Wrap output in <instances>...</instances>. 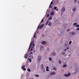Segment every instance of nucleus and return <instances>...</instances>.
<instances>
[{"instance_id":"18","label":"nucleus","mask_w":79,"mask_h":79,"mask_svg":"<svg viewBox=\"0 0 79 79\" xmlns=\"http://www.w3.org/2000/svg\"><path fill=\"white\" fill-rule=\"evenodd\" d=\"M34 49V47H31V49L30 50V51H32V50H33Z\"/></svg>"},{"instance_id":"41","label":"nucleus","mask_w":79,"mask_h":79,"mask_svg":"<svg viewBox=\"0 0 79 79\" xmlns=\"http://www.w3.org/2000/svg\"><path fill=\"white\" fill-rule=\"evenodd\" d=\"M46 70L47 71H49V70L48 69H46Z\"/></svg>"},{"instance_id":"8","label":"nucleus","mask_w":79,"mask_h":79,"mask_svg":"<svg viewBox=\"0 0 79 79\" xmlns=\"http://www.w3.org/2000/svg\"><path fill=\"white\" fill-rule=\"evenodd\" d=\"M27 53H26L25 54L24 56V57L26 58V59L27 58Z\"/></svg>"},{"instance_id":"15","label":"nucleus","mask_w":79,"mask_h":79,"mask_svg":"<svg viewBox=\"0 0 79 79\" xmlns=\"http://www.w3.org/2000/svg\"><path fill=\"white\" fill-rule=\"evenodd\" d=\"M48 26H52V22H50L48 24Z\"/></svg>"},{"instance_id":"2","label":"nucleus","mask_w":79,"mask_h":79,"mask_svg":"<svg viewBox=\"0 0 79 79\" xmlns=\"http://www.w3.org/2000/svg\"><path fill=\"white\" fill-rule=\"evenodd\" d=\"M40 26V24L38 26V27L37 28L38 29H42V27H43L44 26V24H42Z\"/></svg>"},{"instance_id":"32","label":"nucleus","mask_w":79,"mask_h":79,"mask_svg":"<svg viewBox=\"0 0 79 79\" xmlns=\"http://www.w3.org/2000/svg\"><path fill=\"white\" fill-rule=\"evenodd\" d=\"M43 21H44V19H43L41 21V23H43Z\"/></svg>"},{"instance_id":"46","label":"nucleus","mask_w":79,"mask_h":79,"mask_svg":"<svg viewBox=\"0 0 79 79\" xmlns=\"http://www.w3.org/2000/svg\"><path fill=\"white\" fill-rule=\"evenodd\" d=\"M69 31V29H68L67 31Z\"/></svg>"},{"instance_id":"37","label":"nucleus","mask_w":79,"mask_h":79,"mask_svg":"<svg viewBox=\"0 0 79 79\" xmlns=\"http://www.w3.org/2000/svg\"><path fill=\"white\" fill-rule=\"evenodd\" d=\"M33 52H34V53H35V50H33Z\"/></svg>"},{"instance_id":"27","label":"nucleus","mask_w":79,"mask_h":79,"mask_svg":"<svg viewBox=\"0 0 79 79\" xmlns=\"http://www.w3.org/2000/svg\"><path fill=\"white\" fill-rule=\"evenodd\" d=\"M57 9V7H54V10H56Z\"/></svg>"},{"instance_id":"14","label":"nucleus","mask_w":79,"mask_h":79,"mask_svg":"<svg viewBox=\"0 0 79 79\" xmlns=\"http://www.w3.org/2000/svg\"><path fill=\"white\" fill-rule=\"evenodd\" d=\"M56 74V73L55 72H53L51 73V75H54V74Z\"/></svg>"},{"instance_id":"39","label":"nucleus","mask_w":79,"mask_h":79,"mask_svg":"<svg viewBox=\"0 0 79 79\" xmlns=\"http://www.w3.org/2000/svg\"><path fill=\"white\" fill-rule=\"evenodd\" d=\"M59 64H61V60H60V61H59Z\"/></svg>"},{"instance_id":"29","label":"nucleus","mask_w":79,"mask_h":79,"mask_svg":"<svg viewBox=\"0 0 79 79\" xmlns=\"http://www.w3.org/2000/svg\"><path fill=\"white\" fill-rule=\"evenodd\" d=\"M63 54H64V56H66V53L65 52H63Z\"/></svg>"},{"instance_id":"4","label":"nucleus","mask_w":79,"mask_h":79,"mask_svg":"<svg viewBox=\"0 0 79 79\" xmlns=\"http://www.w3.org/2000/svg\"><path fill=\"white\" fill-rule=\"evenodd\" d=\"M42 60V56H39L38 57V61H40Z\"/></svg>"},{"instance_id":"47","label":"nucleus","mask_w":79,"mask_h":79,"mask_svg":"<svg viewBox=\"0 0 79 79\" xmlns=\"http://www.w3.org/2000/svg\"><path fill=\"white\" fill-rule=\"evenodd\" d=\"M67 49H69V47H67Z\"/></svg>"},{"instance_id":"21","label":"nucleus","mask_w":79,"mask_h":79,"mask_svg":"<svg viewBox=\"0 0 79 79\" xmlns=\"http://www.w3.org/2000/svg\"><path fill=\"white\" fill-rule=\"evenodd\" d=\"M53 69H54L55 71L56 70V67H53Z\"/></svg>"},{"instance_id":"28","label":"nucleus","mask_w":79,"mask_h":79,"mask_svg":"<svg viewBox=\"0 0 79 79\" xmlns=\"http://www.w3.org/2000/svg\"><path fill=\"white\" fill-rule=\"evenodd\" d=\"M50 4H51V5H53V1H52Z\"/></svg>"},{"instance_id":"42","label":"nucleus","mask_w":79,"mask_h":79,"mask_svg":"<svg viewBox=\"0 0 79 79\" xmlns=\"http://www.w3.org/2000/svg\"><path fill=\"white\" fill-rule=\"evenodd\" d=\"M77 31H79V27L77 28Z\"/></svg>"},{"instance_id":"31","label":"nucleus","mask_w":79,"mask_h":79,"mask_svg":"<svg viewBox=\"0 0 79 79\" xmlns=\"http://www.w3.org/2000/svg\"><path fill=\"white\" fill-rule=\"evenodd\" d=\"M52 19V17H50L48 19L49 20H50Z\"/></svg>"},{"instance_id":"40","label":"nucleus","mask_w":79,"mask_h":79,"mask_svg":"<svg viewBox=\"0 0 79 79\" xmlns=\"http://www.w3.org/2000/svg\"><path fill=\"white\" fill-rule=\"evenodd\" d=\"M49 68V67H48V66H47L46 67V69H48Z\"/></svg>"},{"instance_id":"34","label":"nucleus","mask_w":79,"mask_h":79,"mask_svg":"<svg viewBox=\"0 0 79 79\" xmlns=\"http://www.w3.org/2000/svg\"><path fill=\"white\" fill-rule=\"evenodd\" d=\"M76 27H79V25H77L76 26Z\"/></svg>"},{"instance_id":"7","label":"nucleus","mask_w":79,"mask_h":79,"mask_svg":"<svg viewBox=\"0 0 79 79\" xmlns=\"http://www.w3.org/2000/svg\"><path fill=\"white\" fill-rule=\"evenodd\" d=\"M70 75H71V73H69L68 74H65L64 76H65V77H69V76H70Z\"/></svg>"},{"instance_id":"26","label":"nucleus","mask_w":79,"mask_h":79,"mask_svg":"<svg viewBox=\"0 0 79 79\" xmlns=\"http://www.w3.org/2000/svg\"><path fill=\"white\" fill-rule=\"evenodd\" d=\"M52 55H54V56H55V55H56V53H55V52H53V53H52Z\"/></svg>"},{"instance_id":"3","label":"nucleus","mask_w":79,"mask_h":79,"mask_svg":"<svg viewBox=\"0 0 79 79\" xmlns=\"http://www.w3.org/2000/svg\"><path fill=\"white\" fill-rule=\"evenodd\" d=\"M64 11H65V7H64V6H63L61 10V13H63Z\"/></svg>"},{"instance_id":"10","label":"nucleus","mask_w":79,"mask_h":79,"mask_svg":"<svg viewBox=\"0 0 79 79\" xmlns=\"http://www.w3.org/2000/svg\"><path fill=\"white\" fill-rule=\"evenodd\" d=\"M34 37L35 38V39H36V37H37V36H36V33H35L34 35L33 38Z\"/></svg>"},{"instance_id":"23","label":"nucleus","mask_w":79,"mask_h":79,"mask_svg":"<svg viewBox=\"0 0 79 79\" xmlns=\"http://www.w3.org/2000/svg\"><path fill=\"white\" fill-rule=\"evenodd\" d=\"M27 71H28L29 72H31V69H27Z\"/></svg>"},{"instance_id":"11","label":"nucleus","mask_w":79,"mask_h":79,"mask_svg":"<svg viewBox=\"0 0 79 79\" xmlns=\"http://www.w3.org/2000/svg\"><path fill=\"white\" fill-rule=\"evenodd\" d=\"M48 23H49V20H47L45 23L46 25H47L48 24Z\"/></svg>"},{"instance_id":"45","label":"nucleus","mask_w":79,"mask_h":79,"mask_svg":"<svg viewBox=\"0 0 79 79\" xmlns=\"http://www.w3.org/2000/svg\"><path fill=\"white\" fill-rule=\"evenodd\" d=\"M56 11H58V9H57L56 10Z\"/></svg>"},{"instance_id":"12","label":"nucleus","mask_w":79,"mask_h":79,"mask_svg":"<svg viewBox=\"0 0 79 79\" xmlns=\"http://www.w3.org/2000/svg\"><path fill=\"white\" fill-rule=\"evenodd\" d=\"M71 34L72 35H74L75 34H76V32L74 31H72Z\"/></svg>"},{"instance_id":"1","label":"nucleus","mask_w":79,"mask_h":79,"mask_svg":"<svg viewBox=\"0 0 79 79\" xmlns=\"http://www.w3.org/2000/svg\"><path fill=\"white\" fill-rule=\"evenodd\" d=\"M35 44H34V41H32L30 43V44L29 45V48H28V52H29V51H30V49H31V47L32 45H32L33 47H34L35 46Z\"/></svg>"},{"instance_id":"25","label":"nucleus","mask_w":79,"mask_h":79,"mask_svg":"<svg viewBox=\"0 0 79 79\" xmlns=\"http://www.w3.org/2000/svg\"><path fill=\"white\" fill-rule=\"evenodd\" d=\"M66 66H67V65L66 64L64 65L63 66V68H65V67H66Z\"/></svg>"},{"instance_id":"16","label":"nucleus","mask_w":79,"mask_h":79,"mask_svg":"<svg viewBox=\"0 0 79 79\" xmlns=\"http://www.w3.org/2000/svg\"><path fill=\"white\" fill-rule=\"evenodd\" d=\"M76 10V8H74L73 9V11H75Z\"/></svg>"},{"instance_id":"33","label":"nucleus","mask_w":79,"mask_h":79,"mask_svg":"<svg viewBox=\"0 0 79 79\" xmlns=\"http://www.w3.org/2000/svg\"><path fill=\"white\" fill-rule=\"evenodd\" d=\"M35 76H36V77H39V76L38 75H35Z\"/></svg>"},{"instance_id":"30","label":"nucleus","mask_w":79,"mask_h":79,"mask_svg":"<svg viewBox=\"0 0 79 79\" xmlns=\"http://www.w3.org/2000/svg\"><path fill=\"white\" fill-rule=\"evenodd\" d=\"M73 24L74 26H76V25H77V23H74Z\"/></svg>"},{"instance_id":"5","label":"nucleus","mask_w":79,"mask_h":79,"mask_svg":"<svg viewBox=\"0 0 79 79\" xmlns=\"http://www.w3.org/2000/svg\"><path fill=\"white\" fill-rule=\"evenodd\" d=\"M41 68L42 69L43 71L44 72H45V69H44V65H43V64H42L41 65Z\"/></svg>"},{"instance_id":"20","label":"nucleus","mask_w":79,"mask_h":79,"mask_svg":"<svg viewBox=\"0 0 79 79\" xmlns=\"http://www.w3.org/2000/svg\"><path fill=\"white\" fill-rule=\"evenodd\" d=\"M28 60L29 61H30V63L31 62V61H32V60H31V58H29L28 59Z\"/></svg>"},{"instance_id":"9","label":"nucleus","mask_w":79,"mask_h":79,"mask_svg":"<svg viewBox=\"0 0 79 79\" xmlns=\"http://www.w3.org/2000/svg\"><path fill=\"white\" fill-rule=\"evenodd\" d=\"M51 15H52V16H53L54 15V11H52V12L50 13Z\"/></svg>"},{"instance_id":"17","label":"nucleus","mask_w":79,"mask_h":79,"mask_svg":"<svg viewBox=\"0 0 79 79\" xmlns=\"http://www.w3.org/2000/svg\"><path fill=\"white\" fill-rule=\"evenodd\" d=\"M44 49V47H43V46H42L41 47V49H40V50H43Z\"/></svg>"},{"instance_id":"6","label":"nucleus","mask_w":79,"mask_h":79,"mask_svg":"<svg viewBox=\"0 0 79 79\" xmlns=\"http://www.w3.org/2000/svg\"><path fill=\"white\" fill-rule=\"evenodd\" d=\"M25 67H26V65H23L22 66L21 69H22L23 71H26V69L25 68Z\"/></svg>"},{"instance_id":"44","label":"nucleus","mask_w":79,"mask_h":79,"mask_svg":"<svg viewBox=\"0 0 79 79\" xmlns=\"http://www.w3.org/2000/svg\"><path fill=\"white\" fill-rule=\"evenodd\" d=\"M47 50L48 52H49V49L48 48Z\"/></svg>"},{"instance_id":"43","label":"nucleus","mask_w":79,"mask_h":79,"mask_svg":"<svg viewBox=\"0 0 79 79\" xmlns=\"http://www.w3.org/2000/svg\"><path fill=\"white\" fill-rule=\"evenodd\" d=\"M66 50H67V49H65L64 50V51H66Z\"/></svg>"},{"instance_id":"13","label":"nucleus","mask_w":79,"mask_h":79,"mask_svg":"<svg viewBox=\"0 0 79 79\" xmlns=\"http://www.w3.org/2000/svg\"><path fill=\"white\" fill-rule=\"evenodd\" d=\"M42 44H43V45H44V44H46V42L45 41H42L41 42Z\"/></svg>"},{"instance_id":"35","label":"nucleus","mask_w":79,"mask_h":79,"mask_svg":"<svg viewBox=\"0 0 79 79\" xmlns=\"http://www.w3.org/2000/svg\"><path fill=\"white\" fill-rule=\"evenodd\" d=\"M77 0H75L74 1L75 3H76V2H77Z\"/></svg>"},{"instance_id":"36","label":"nucleus","mask_w":79,"mask_h":79,"mask_svg":"<svg viewBox=\"0 0 79 79\" xmlns=\"http://www.w3.org/2000/svg\"><path fill=\"white\" fill-rule=\"evenodd\" d=\"M50 16V15L49 14H48L47 15V17H49V16Z\"/></svg>"},{"instance_id":"19","label":"nucleus","mask_w":79,"mask_h":79,"mask_svg":"<svg viewBox=\"0 0 79 79\" xmlns=\"http://www.w3.org/2000/svg\"><path fill=\"white\" fill-rule=\"evenodd\" d=\"M49 7L50 8H52V4H50Z\"/></svg>"},{"instance_id":"22","label":"nucleus","mask_w":79,"mask_h":79,"mask_svg":"<svg viewBox=\"0 0 79 79\" xmlns=\"http://www.w3.org/2000/svg\"><path fill=\"white\" fill-rule=\"evenodd\" d=\"M49 60L51 61H52V58L51 57H50L49 58Z\"/></svg>"},{"instance_id":"48","label":"nucleus","mask_w":79,"mask_h":79,"mask_svg":"<svg viewBox=\"0 0 79 79\" xmlns=\"http://www.w3.org/2000/svg\"><path fill=\"white\" fill-rule=\"evenodd\" d=\"M78 3L79 4V1H78Z\"/></svg>"},{"instance_id":"49","label":"nucleus","mask_w":79,"mask_h":79,"mask_svg":"<svg viewBox=\"0 0 79 79\" xmlns=\"http://www.w3.org/2000/svg\"><path fill=\"white\" fill-rule=\"evenodd\" d=\"M70 56V55H69V56Z\"/></svg>"},{"instance_id":"24","label":"nucleus","mask_w":79,"mask_h":79,"mask_svg":"<svg viewBox=\"0 0 79 79\" xmlns=\"http://www.w3.org/2000/svg\"><path fill=\"white\" fill-rule=\"evenodd\" d=\"M71 43H72V41H70V42L69 43V45H71Z\"/></svg>"},{"instance_id":"38","label":"nucleus","mask_w":79,"mask_h":79,"mask_svg":"<svg viewBox=\"0 0 79 79\" xmlns=\"http://www.w3.org/2000/svg\"><path fill=\"white\" fill-rule=\"evenodd\" d=\"M31 54H33V53L32 52L30 53V55H31Z\"/></svg>"}]
</instances>
